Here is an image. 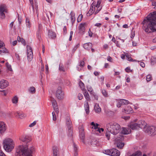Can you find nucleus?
Segmentation results:
<instances>
[{"label": "nucleus", "mask_w": 156, "mask_h": 156, "mask_svg": "<svg viewBox=\"0 0 156 156\" xmlns=\"http://www.w3.org/2000/svg\"><path fill=\"white\" fill-rule=\"evenodd\" d=\"M143 28L147 33L156 31V11L148 15L142 23Z\"/></svg>", "instance_id": "obj_1"}, {"label": "nucleus", "mask_w": 156, "mask_h": 156, "mask_svg": "<svg viewBox=\"0 0 156 156\" xmlns=\"http://www.w3.org/2000/svg\"><path fill=\"white\" fill-rule=\"evenodd\" d=\"M34 151V146L31 143L27 144L25 146H19L16 150L18 155L20 156H31Z\"/></svg>", "instance_id": "obj_2"}, {"label": "nucleus", "mask_w": 156, "mask_h": 156, "mask_svg": "<svg viewBox=\"0 0 156 156\" xmlns=\"http://www.w3.org/2000/svg\"><path fill=\"white\" fill-rule=\"evenodd\" d=\"M107 131L106 133V136L109 140L111 133L114 135L118 134L120 131V126L117 123L112 122L107 124L106 126Z\"/></svg>", "instance_id": "obj_3"}, {"label": "nucleus", "mask_w": 156, "mask_h": 156, "mask_svg": "<svg viewBox=\"0 0 156 156\" xmlns=\"http://www.w3.org/2000/svg\"><path fill=\"white\" fill-rule=\"evenodd\" d=\"M3 144L4 149L8 152L12 151L15 146V144L13 140L10 138L5 139L3 141Z\"/></svg>", "instance_id": "obj_4"}, {"label": "nucleus", "mask_w": 156, "mask_h": 156, "mask_svg": "<svg viewBox=\"0 0 156 156\" xmlns=\"http://www.w3.org/2000/svg\"><path fill=\"white\" fill-rule=\"evenodd\" d=\"M103 152L105 154L112 156H119L120 155L119 151L115 148L104 150Z\"/></svg>", "instance_id": "obj_5"}, {"label": "nucleus", "mask_w": 156, "mask_h": 156, "mask_svg": "<svg viewBox=\"0 0 156 156\" xmlns=\"http://www.w3.org/2000/svg\"><path fill=\"white\" fill-rule=\"evenodd\" d=\"M145 131L150 135H154L156 134V127L154 126L148 127Z\"/></svg>", "instance_id": "obj_6"}, {"label": "nucleus", "mask_w": 156, "mask_h": 156, "mask_svg": "<svg viewBox=\"0 0 156 156\" xmlns=\"http://www.w3.org/2000/svg\"><path fill=\"white\" fill-rule=\"evenodd\" d=\"M27 58L29 61H30L33 57V53L31 47L27 45Z\"/></svg>", "instance_id": "obj_7"}, {"label": "nucleus", "mask_w": 156, "mask_h": 156, "mask_svg": "<svg viewBox=\"0 0 156 156\" xmlns=\"http://www.w3.org/2000/svg\"><path fill=\"white\" fill-rule=\"evenodd\" d=\"M7 12V10L6 7L3 5L0 6V17L2 19H4L5 16V13Z\"/></svg>", "instance_id": "obj_8"}, {"label": "nucleus", "mask_w": 156, "mask_h": 156, "mask_svg": "<svg viewBox=\"0 0 156 156\" xmlns=\"http://www.w3.org/2000/svg\"><path fill=\"white\" fill-rule=\"evenodd\" d=\"M62 87L59 86L58 87L56 91V95L57 98L59 99H62L64 97V94L62 92Z\"/></svg>", "instance_id": "obj_9"}, {"label": "nucleus", "mask_w": 156, "mask_h": 156, "mask_svg": "<svg viewBox=\"0 0 156 156\" xmlns=\"http://www.w3.org/2000/svg\"><path fill=\"white\" fill-rule=\"evenodd\" d=\"M117 107L119 108L121 107L122 105L127 104L129 103V101L125 99H120L116 100Z\"/></svg>", "instance_id": "obj_10"}, {"label": "nucleus", "mask_w": 156, "mask_h": 156, "mask_svg": "<svg viewBox=\"0 0 156 156\" xmlns=\"http://www.w3.org/2000/svg\"><path fill=\"white\" fill-rule=\"evenodd\" d=\"M66 125L68 128L69 131L70 133V135L72 134L71 128L72 127V123L70 119V118L68 116H67L66 118Z\"/></svg>", "instance_id": "obj_11"}, {"label": "nucleus", "mask_w": 156, "mask_h": 156, "mask_svg": "<svg viewBox=\"0 0 156 156\" xmlns=\"http://www.w3.org/2000/svg\"><path fill=\"white\" fill-rule=\"evenodd\" d=\"M52 102V104L54 109L57 114H58L59 111L58 108L57 107V103L55 100L53 98H51V100Z\"/></svg>", "instance_id": "obj_12"}, {"label": "nucleus", "mask_w": 156, "mask_h": 156, "mask_svg": "<svg viewBox=\"0 0 156 156\" xmlns=\"http://www.w3.org/2000/svg\"><path fill=\"white\" fill-rule=\"evenodd\" d=\"M9 83L7 80H2L0 81V88L4 89L8 86Z\"/></svg>", "instance_id": "obj_13"}, {"label": "nucleus", "mask_w": 156, "mask_h": 156, "mask_svg": "<svg viewBox=\"0 0 156 156\" xmlns=\"http://www.w3.org/2000/svg\"><path fill=\"white\" fill-rule=\"evenodd\" d=\"M79 130L80 138L84 143V140L85 138V133L84 131L83 128L82 126H81L79 128Z\"/></svg>", "instance_id": "obj_14"}, {"label": "nucleus", "mask_w": 156, "mask_h": 156, "mask_svg": "<svg viewBox=\"0 0 156 156\" xmlns=\"http://www.w3.org/2000/svg\"><path fill=\"white\" fill-rule=\"evenodd\" d=\"M7 129L6 126L3 122L0 121V132L1 133H3Z\"/></svg>", "instance_id": "obj_15"}, {"label": "nucleus", "mask_w": 156, "mask_h": 156, "mask_svg": "<svg viewBox=\"0 0 156 156\" xmlns=\"http://www.w3.org/2000/svg\"><path fill=\"white\" fill-rule=\"evenodd\" d=\"M20 140L23 142L27 143L31 141V138L27 135H23L20 138Z\"/></svg>", "instance_id": "obj_16"}, {"label": "nucleus", "mask_w": 156, "mask_h": 156, "mask_svg": "<svg viewBox=\"0 0 156 156\" xmlns=\"http://www.w3.org/2000/svg\"><path fill=\"white\" fill-rule=\"evenodd\" d=\"M53 156H59V148L57 146H54L52 147Z\"/></svg>", "instance_id": "obj_17"}, {"label": "nucleus", "mask_w": 156, "mask_h": 156, "mask_svg": "<svg viewBox=\"0 0 156 156\" xmlns=\"http://www.w3.org/2000/svg\"><path fill=\"white\" fill-rule=\"evenodd\" d=\"M128 127L133 130L138 129L139 128L137 123L135 122H131L128 125Z\"/></svg>", "instance_id": "obj_18"}, {"label": "nucleus", "mask_w": 156, "mask_h": 156, "mask_svg": "<svg viewBox=\"0 0 156 156\" xmlns=\"http://www.w3.org/2000/svg\"><path fill=\"white\" fill-rule=\"evenodd\" d=\"M139 128H141L145 129V130H146L145 127L147 125L146 123L144 121L141 120L138 122L137 123Z\"/></svg>", "instance_id": "obj_19"}, {"label": "nucleus", "mask_w": 156, "mask_h": 156, "mask_svg": "<svg viewBox=\"0 0 156 156\" xmlns=\"http://www.w3.org/2000/svg\"><path fill=\"white\" fill-rule=\"evenodd\" d=\"M16 118L22 119L26 116V115L23 112H16L15 113Z\"/></svg>", "instance_id": "obj_20"}, {"label": "nucleus", "mask_w": 156, "mask_h": 156, "mask_svg": "<svg viewBox=\"0 0 156 156\" xmlns=\"http://www.w3.org/2000/svg\"><path fill=\"white\" fill-rule=\"evenodd\" d=\"M131 131L129 127L122 128V129L121 133L124 134H128Z\"/></svg>", "instance_id": "obj_21"}, {"label": "nucleus", "mask_w": 156, "mask_h": 156, "mask_svg": "<svg viewBox=\"0 0 156 156\" xmlns=\"http://www.w3.org/2000/svg\"><path fill=\"white\" fill-rule=\"evenodd\" d=\"M95 6L94 5L92 4L90 9L87 13V15H89V16L91 15L95 12Z\"/></svg>", "instance_id": "obj_22"}, {"label": "nucleus", "mask_w": 156, "mask_h": 156, "mask_svg": "<svg viewBox=\"0 0 156 156\" xmlns=\"http://www.w3.org/2000/svg\"><path fill=\"white\" fill-rule=\"evenodd\" d=\"M124 110L125 111V112L127 114H129L133 112V109L130 106H128L126 107L124 109Z\"/></svg>", "instance_id": "obj_23"}, {"label": "nucleus", "mask_w": 156, "mask_h": 156, "mask_svg": "<svg viewBox=\"0 0 156 156\" xmlns=\"http://www.w3.org/2000/svg\"><path fill=\"white\" fill-rule=\"evenodd\" d=\"M92 44L90 43H86L83 44V48L88 50H90L91 48Z\"/></svg>", "instance_id": "obj_24"}, {"label": "nucleus", "mask_w": 156, "mask_h": 156, "mask_svg": "<svg viewBox=\"0 0 156 156\" xmlns=\"http://www.w3.org/2000/svg\"><path fill=\"white\" fill-rule=\"evenodd\" d=\"M48 37L51 38L53 39L56 37V35L55 33L51 30L48 31Z\"/></svg>", "instance_id": "obj_25"}, {"label": "nucleus", "mask_w": 156, "mask_h": 156, "mask_svg": "<svg viewBox=\"0 0 156 156\" xmlns=\"http://www.w3.org/2000/svg\"><path fill=\"white\" fill-rule=\"evenodd\" d=\"M85 109L87 114H88L89 113V105L88 101L85 102L84 105Z\"/></svg>", "instance_id": "obj_26"}, {"label": "nucleus", "mask_w": 156, "mask_h": 156, "mask_svg": "<svg viewBox=\"0 0 156 156\" xmlns=\"http://www.w3.org/2000/svg\"><path fill=\"white\" fill-rule=\"evenodd\" d=\"M94 109L96 112L99 113L101 112V109L99 107L98 104H96L94 105Z\"/></svg>", "instance_id": "obj_27"}, {"label": "nucleus", "mask_w": 156, "mask_h": 156, "mask_svg": "<svg viewBox=\"0 0 156 156\" xmlns=\"http://www.w3.org/2000/svg\"><path fill=\"white\" fill-rule=\"evenodd\" d=\"M12 103L15 105H16L18 101V98L17 96H14L12 99Z\"/></svg>", "instance_id": "obj_28"}, {"label": "nucleus", "mask_w": 156, "mask_h": 156, "mask_svg": "<svg viewBox=\"0 0 156 156\" xmlns=\"http://www.w3.org/2000/svg\"><path fill=\"white\" fill-rule=\"evenodd\" d=\"M91 144L93 146H97L99 145V142L98 140L94 139L91 142Z\"/></svg>", "instance_id": "obj_29"}, {"label": "nucleus", "mask_w": 156, "mask_h": 156, "mask_svg": "<svg viewBox=\"0 0 156 156\" xmlns=\"http://www.w3.org/2000/svg\"><path fill=\"white\" fill-rule=\"evenodd\" d=\"M90 125L93 126L92 127V129H95L96 131H97L98 128V123L95 124L94 122H92L91 123Z\"/></svg>", "instance_id": "obj_30"}, {"label": "nucleus", "mask_w": 156, "mask_h": 156, "mask_svg": "<svg viewBox=\"0 0 156 156\" xmlns=\"http://www.w3.org/2000/svg\"><path fill=\"white\" fill-rule=\"evenodd\" d=\"M85 24V23H81L79 27V30L80 32H83L85 30L84 25Z\"/></svg>", "instance_id": "obj_31"}, {"label": "nucleus", "mask_w": 156, "mask_h": 156, "mask_svg": "<svg viewBox=\"0 0 156 156\" xmlns=\"http://www.w3.org/2000/svg\"><path fill=\"white\" fill-rule=\"evenodd\" d=\"M85 92L84 93V95L85 98L86 99L87 101H90V99L89 97V94L86 90L84 91Z\"/></svg>", "instance_id": "obj_32"}, {"label": "nucleus", "mask_w": 156, "mask_h": 156, "mask_svg": "<svg viewBox=\"0 0 156 156\" xmlns=\"http://www.w3.org/2000/svg\"><path fill=\"white\" fill-rule=\"evenodd\" d=\"M70 15L71 16V22L73 24L75 20V14L74 13L72 12H71L70 14Z\"/></svg>", "instance_id": "obj_33"}, {"label": "nucleus", "mask_w": 156, "mask_h": 156, "mask_svg": "<svg viewBox=\"0 0 156 156\" xmlns=\"http://www.w3.org/2000/svg\"><path fill=\"white\" fill-rule=\"evenodd\" d=\"M79 85L82 91H86V89H85L84 87V84L81 81H80V82H79Z\"/></svg>", "instance_id": "obj_34"}, {"label": "nucleus", "mask_w": 156, "mask_h": 156, "mask_svg": "<svg viewBox=\"0 0 156 156\" xmlns=\"http://www.w3.org/2000/svg\"><path fill=\"white\" fill-rule=\"evenodd\" d=\"M124 139V137L122 136H120L119 137H117L115 139L117 142H122Z\"/></svg>", "instance_id": "obj_35"}, {"label": "nucleus", "mask_w": 156, "mask_h": 156, "mask_svg": "<svg viewBox=\"0 0 156 156\" xmlns=\"http://www.w3.org/2000/svg\"><path fill=\"white\" fill-rule=\"evenodd\" d=\"M151 63L152 65H154L156 63V57L152 56L151 59Z\"/></svg>", "instance_id": "obj_36"}, {"label": "nucleus", "mask_w": 156, "mask_h": 156, "mask_svg": "<svg viewBox=\"0 0 156 156\" xmlns=\"http://www.w3.org/2000/svg\"><path fill=\"white\" fill-rule=\"evenodd\" d=\"M116 144L117 147L120 149L122 148L124 145V143L122 142H117Z\"/></svg>", "instance_id": "obj_37"}, {"label": "nucleus", "mask_w": 156, "mask_h": 156, "mask_svg": "<svg viewBox=\"0 0 156 156\" xmlns=\"http://www.w3.org/2000/svg\"><path fill=\"white\" fill-rule=\"evenodd\" d=\"M141 152L140 151H137L136 153L133 154L129 156H141Z\"/></svg>", "instance_id": "obj_38"}, {"label": "nucleus", "mask_w": 156, "mask_h": 156, "mask_svg": "<svg viewBox=\"0 0 156 156\" xmlns=\"http://www.w3.org/2000/svg\"><path fill=\"white\" fill-rule=\"evenodd\" d=\"M41 31L39 29L37 32V37L39 41H40L41 39Z\"/></svg>", "instance_id": "obj_39"}, {"label": "nucleus", "mask_w": 156, "mask_h": 156, "mask_svg": "<svg viewBox=\"0 0 156 156\" xmlns=\"http://www.w3.org/2000/svg\"><path fill=\"white\" fill-rule=\"evenodd\" d=\"M26 25L27 27H28V28H30L31 26V24L30 22V20L28 19L27 18L26 20Z\"/></svg>", "instance_id": "obj_40"}, {"label": "nucleus", "mask_w": 156, "mask_h": 156, "mask_svg": "<svg viewBox=\"0 0 156 156\" xmlns=\"http://www.w3.org/2000/svg\"><path fill=\"white\" fill-rule=\"evenodd\" d=\"M29 91L32 94H34L35 92V88L34 87H32L30 88L29 89Z\"/></svg>", "instance_id": "obj_41"}, {"label": "nucleus", "mask_w": 156, "mask_h": 156, "mask_svg": "<svg viewBox=\"0 0 156 156\" xmlns=\"http://www.w3.org/2000/svg\"><path fill=\"white\" fill-rule=\"evenodd\" d=\"M73 147L74 151H75V152L74 154V156H77L78 155V154L77 153V147L76 145L74 144H73Z\"/></svg>", "instance_id": "obj_42"}, {"label": "nucleus", "mask_w": 156, "mask_h": 156, "mask_svg": "<svg viewBox=\"0 0 156 156\" xmlns=\"http://www.w3.org/2000/svg\"><path fill=\"white\" fill-rule=\"evenodd\" d=\"M87 88L88 91L90 92L91 94H93V90L92 87L90 86H87Z\"/></svg>", "instance_id": "obj_43"}, {"label": "nucleus", "mask_w": 156, "mask_h": 156, "mask_svg": "<svg viewBox=\"0 0 156 156\" xmlns=\"http://www.w3.org/2000/svg\"><path fill=\"white\" fill-rule=\"evenodd\" d=\"M95 8H97V9L94 12L95 15L97 14L101 9V6L95 7Z\"/></svg>", "instance_id": "obj_44"}, {"label": "nucleus", "mask_w": 156, "mask_h": 156, "mask_svg": "<svg viewBox=\"0 0 156 156\" xmlns=\"http://www.w3.org/2000/svg\"><path fill=\"white\" fill-rule=\"evenodd\" d=\"M6 66L8 69L10 71H12V69L11 68V66L8 63H7L6 64Z\"/></svg>", "instance_id": "obj_45"}, {"label": "nucleus", "mask_w": 156, "mask_h": 156, "mask_svg": "<svg viewBox=\"0 0 156 156\" xmlns=\"http://www.w3.org/2000/svg\"><path fill=\"white\" fill-rule=\"evenodd\" d=\"M83 17V15L81 14H80L77 18V21L78 22H80L82 20Z\"/></svg>", "instance_id": "obj_46"}, {"label": "nucleus", "mask_w": 156, "mask_h": 156, "mask_svg": "<svg viewBox=\"0 0 156 156\" xmlns=\"http://www.w3.org/2000/svg\"><path fill=\"white\" fill-rule=\"evenodd\" d=\"M151 80V76L150 75H148L147 76V82L150 81Z\"/></svg>", "instance_id": "obj_47"}, {"label": "nucleus", "mask_w": 156, "mask_h": 156, "mask_svg": "<svg viewBox=\"0 0 156 156\" xmlns=\"http://www.w3.org/2000/svg\"><path fill=\"white\" fill-rule=\"evenodd\" d=\"M53 115V119L54 121H55L56 120V116L54 112H52Z\"/></svg>", "instance_id": "obj_48"}, {"label": "nucleus", "mask_w": 156, "mask_h": 156, "mask_svg": "<svg viewBox=\"0 0 156 156\" xmlns=\"http://www.w3.org/2000/svg\"><path fill=\"white\" fill-rule=\"evenodd\" d=\"M83 97V95L80 93H79L78 94V98L79 100H81Z\"/></svg>", "instance_id": "obj_49"}, {"label": "nucleus", "mask_w": 156, "mask_h": 156, "mask_svg": "<svg viewBox=\"0 0 156 156\" xmlns=\"http://www.w3.org/2000/svg\"><path fill=\"white\" fill-rule=\"evenodd\" d=\"M102 93L103 95L105 97L107 96V93L105 90H103L102 91Z\"/></svg>", "instance_id": "obj_50"}, {"label": "nucleus", "mask_w": 156, "mask_h": 156, "mask_svg": "<svg viewBox=\"0 0 156 156\" xmlns=\"http://www.w3.org/2000/svg\"><path fill=\"white\" fill-rule=\"evenodd\" d=\"M36 121H34L33 123H32L31 124H30L29 125V127H32L34 126H35L36 124Z\"/></svg>", "instance_id": "obj_51"}, {"label": "nucleus", "mask_w": 156, "mask_h": 156, "mask_svg": "<svg viewBox=\"0 0 156 156\" xmlns=\"http://www.w3.org/2000/svg\"><path fill=\"white\" fill-rule=\"evenodd\" d=\"M59 69L60 71H62L63 72L65 71L64 67L62 66H61L60 64L59 65Z\"/></svg>", "instance_id": "obj_52"}, {"label": "nucleus", "mask_w": 156, "mask_h": 156, "mask_svg": "<svg viewBox=\"0 0 156 156\" xmlns=\"http://www.w3.org/2000/svg\"><path fill=\"white\" fill-rule=\"evenodd\" d=\"M126 56L128 60L129 61H132V58L131 57H129V55L128 54L126 55Z\"/></svg>", "instance_id": "obj_53"}, {"label": "nucleus", "mask_w": 156, "mask_h": 156, "mask_svg": "<svg viewBox=\"0 0 156 156\" xmlns=\"http://www.w3.org/2000/svg\"><path fill=\"white\" fill-rule=\"evenodd\" d=\"M84 62L83 61H81L80 62L79 66L83 67L84 65Z\"/></svg>", "instance_id": "obj_54"}, {"label": "nucleus", "mask_w": 156, "mask_h": 156, "mask_svg": "<svg viewBox=\"0 0 156 156\" xmlns=\"http://www.w3.org/2000/svg\"><path fill=\"white\" fill-rule=\"evenodd\" d=\"M152 5L153 6H154V8L156 9V2L155 1H153L152 2Z\"/></svg>", "instance_id": "obj_55"}, {"label": "nucleus", "mask_w": 156, "mask_h": 156, "mask_svg": "<svg viewBox=\"0 0 156 156\" xmlns=\"http://www.w3.org/2000/svg\"><path fill=\"white\" fill-rule=\"evenodd\" d=\"M63 33L64 34H65L67 33V29H66V26H65L64 27L63 29Z\"/></svg>", "instance_id": "obj_56"}, {"label": "nucleus", "mask_w": 156, "mask_h": 156, "mask_svg": "<svg viewBox=\"0 0 156 156\" xmlns=\"http://www.w3.org/2000/svg\"><path fill=\"white\" fill-rule=\"evenodd\" d=\"M73 34V31H71L70 32V37L69 38V41H71L72 40V37Z\"/></svg>", "instance_id": "obj_57"}, {"label": "nucleus", "mask_w": 156, "mask_h": 156, "mask_svg": "<svg viewBox=\"0 0 156 156\" xmlns=\"http://www.w3.org/2000/svg\"><path fill=\"white\" fill-rule=\"evenodd\" d=\"M80 46L79 44H77L73 48V50L74 51H75Z\"/></svg>", "instance_id": "obj_58"}, {"label": "nucleus", "mask_w": 156, "mask_h": 156, "mask_svg": "<svg viewBox=\"0 0 156 156\" xmlns=\"http://www.w3.org/2000/svg\"><path fill=\"white\" fill-rule=\"evenodd\" d=\"M104 129L103 128H98L97 131H98L99 133H101V131H102L103 132L104 131Z\"/></svg>", "instance_id": "obj_59"}, {"label": "nucleus", "mask_w": 156, "mask_h": 156, "mask_svg": "<svg viewBox=\"0 0 156 156\" xmlns=\"http://www.w3.org/2000/svg\"><path fill=\"white\" fill-rule=\"evenodd\" d=\"M101 4V1H98L97 2V4L95 6V7H100V5Z\"/></svg>", "instance_id": "obj_60"}, {"label": "nucleus", "mask_w": 156, "mask_h": 156, "mask_svg": "<svg viewBox=\"0 0 156 156\" xmlns=\"http://www.w3.org/2000/svg\"><path fill=\"white\" fill-rule=\"evenodd\" d=\"M100 79L101 82H102V83H103V82L104 80V77L103 76H101L100 77Z\"/></svg>", "instance_id": "obj_61"}, {"label": "nucleus", "mask_w": 156, "mask_h": 156, "mask_svg": "<svg viewBox=\"0 0 156 156\" xmlns=\"http://www.w3.org/2000/svg\"><path fill=\"white\" fill-rule=\"evenodd\" d=\"M140 66L142 67H144L145 66V64L143 62H141L140 63Z\"/></svg>", "instance_id": "obj_62"}, {"label": "nucleus", "mask_w": 156, "mask_h": 156, "mask_svg": "<svg viewBox=\"0 0 156 156\" xmlns=\"http://www.w3.org/2000/svg\"><path fill=\"white\" fill-rule=\"evenodd\" d=\"M107 60L109 61V62H112V58L110 57V56H108V57H107Z\"/></svg>", "instance_id": "obj_63"}, {"label": "nucleus", "mask_w": 156, "mask_h": 156, "mask_svg": "<svg viewBox=\"0 0 156 156\" xmlns=\"http://www.w3.org/2000/svg\"><path fill=\"white\" fill-rule=\"evenodd\" d=\"M125 70H126V72H128V73H129V72H131L130 68L129 67H127L125 69Z\"/></svg>", "instance_id": "obj_64"}]
</instances>
